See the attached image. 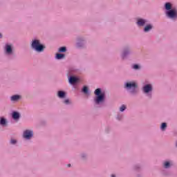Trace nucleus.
Masks as SVG:
<instances>
[{
  "instance_id": "nucleus-1",
  "label": "nucleus",
  "mask_w": 177,
  "mask_h": 177,
  "mask_svg": "<svg viewBox=\"0 0 177 177\" xmlns=\"http://www.w3.org/2000/svg\"><path fill=\"white\" fill-rule=\"evenodd\" d=\"M95 97H94V102L95 104H100L104 102V92H102L100 88H97L95 91Z\"/></svg>"
},
{
  "instance_id": "nucleus-2",
  "label": "nucleus",
  "mask_w": 177,
  "mask_h": 177,
  "mask_svg": "<svg viewBox=\"0 0 177 177\" xmlns=\"http://www.w3.org/2000/svg\"><path fill=\"white\" fill-rule=\"evenodd\" d=\"M32 48L36 52H42L45 48L44 45L41 44V42L38 39H34L32 41Z\"/></svg>"
},
{
  "instance_id": "nucleus-3",
  "label": "nucleus",
  "mask_w": 177,
  "mask_h": 177,
  "mask_svg": "<svg viewBox=\"0 0 177 177\" xmlns=\"http://www.w3.org/2000/svg\"><path fill=\"white\" fill-rule=\"evenodd\" d=\"M124 88L128 91H131V93H136V83L135 82H127L124 84Z\"/></svg>"
},
{
  "instance_id": "nucleus-4",
  "label": "nucleus",
  "mask_w": 177,
  "mask_h": 177,
  "mask_svg": "<svg viewBox=\"0 0 177 177\" xmlns=\"http://www.w3.org/2000/svg\"><path fill=\"white\" fill-rule=\"evenodd\" d=\"M167 17L169 19H177V10L172 8L171 10L165 12Z\"/></svg>"
},
{
  "instance_id": "nucleus-5",
  "label": "nucleus",
  "mask_w": 177,
  "mask_h": 177,
  "mask_svg": "<svg viewBox=\"0 0 177 177\" xmlns=\"http://www.w3.org/2000/svg\"><path fill=\"white\" fill-rule=\"evenodd\" d=\"M34 136V133L31 130H25L23 133V137L24 139H26L27 140H30L31 138Z\"/></svg>"
},
{
  "instance_id": "nucleus-6",
  "label": "nucleus",
  "mask_w": 177,
  "mask_h": 177,
  "mask_svg": "<svg viewBox=\"0 0 177 177\" xmlns=\"http://www.w3.org/2000/svg\"><path fill=\"white\" fill-rule=\"evenodd\" d=\"M142 91L144 93H150L153 91V86L151 84H146L143 86Z\"/></svg>"
},
{
  "instance_id": "nucleus-7",
  "label": "nucleus",
  "mask_w": 177,
  "mask_h": 177,
  "mask_svg": "<svg viewBox=\"0 0 177 177\" xmlns=\"http://www.w3.org/2000/svg\"><path fill=\"white\" fill-rule=\"evenodd\" d=\"M5 52L6 55H12L13 50L12 49V46L6 44L5 46Z\"/></svg>"
},
{
  "instance_id": "nucleus-8",
  "label": "nucleus",
  "mask_w": 177,
  "mask_h": 177,
  "mask_svg": "<svg viewBox=\"0 0 177 177\" xmlns=\"http://www.w3.org/2000/svg\"><path fill=\"white\" fill-rule=\"evenodd\" d=\"M146 23H147V20L146 19H143L140 18L137 19V24L139 27H143V26H145Z\"/></svg>"
},
{
  "instance_id": "nucleus-9",
  "label": "nucleus",
  "mask_w": 177,
  "mask_h": 177,
  "mask_svg": "<svg viewBox=\"0 0 177 177\" xmlns=\"http://www.w3.org/2000/svg\"><path fill=\"white\" fill-rule=\"evenodd\" d=\"M77 81H78V79L75 77L71 76L69 77L70 84H74L77 83Z\"/></svg>"
},
{
  "instance_id": "nucleus-10",
  "label": "nucleus",
  "mask_w": 177,
  "mask_h": 177,
  "mask_svg": "<svg viewBox=\"0 0 177 177\" xmlns=\"http://www.w3.org/2000/svg\"><path fill=\"white\" fill-rule=\"evenodd\" d=\"M12 117L13 120H19V118H20V113L19 112L14 111L12 112Z\"/></svg>"
},
{
  "instance_id": "nucleus-11",
  "label": "nucleus",
  "mask_w": 177,
  "mask_h": 177,
  "mask_svg": "<svg viewBox=\"0 0 177 177\" xmlns=\"http://www.w3.org/2000/svg\"><path fill=\"white\" fill-rule=\"evenodd\" d=\"M172 165H174V163L172 162V161H165L164 162L165 168H170L171 167H172Z\"/></svg>"
},
{
  "instance_id": "nucleus-12",
  "label": "nucleus",
  "mask_w": 177,
  "mask_h": 177,
  "mask_svg": "<svg viewBox=\"0 0 177 177\" xmlns=\"http://www.w3.org/2000/svg\"><path fill=\"white\" fill-rule=\"evenodd\" d=\"M57 95L60 99H64V97H66V93L64 91H58Z\"/></svg>"
},
{
  "instance_id": "nucleus-13",
  "label": "nucleus",
  "mask_w": 177,
  "mask_h": 177,
  "mask_svg": "<svg viewBox=\"0 0 177 177\" xmlns=\"http://www.w3.org/2000/svg\"><path fill=\"white\" fill-rule=\"evenodd\" d=\"M10 99H11L12 102H17V100H19L20 99V95H12L10 97Z\"/></svg>"
},
{
  "instance_id": "nucleus-14",
  "label": "nucleus",
  "mask_w": 177,
  "mask_h": 177,
  "mask_svg": "<svg viewBox=\"0 0 177 177\" xmlns=\"http://www.w3.org/2000/svg\"><path fill=\"white\" fill-rule=\"evenodd\" d=\"M128 55H129V50L126 49L123 51V53H122V59H125V57H127V56H128Z\"/></svg>"
},
{
  "instance_id": "nucleus-15",
  "label": "nucleus",
  "mask_w": 177,
  "mask_h": 177,
  "mask_svg": "<svg viewBox=\"0 0 177 177\" xmlns=\"http://www.w3.org/2000/svg\"><path fill=\"white\" fill-rule=\"evenodd\" d=\"M165 9H166V10H171L172 9V4H171V3H166L165 5Z\"/></svg>"
},
{
  "instance_id": "nucleus-16",
  "label": "nucleus",
  "mask_w": 177,
  "mask_h": 177,
  "mask_svg": "<svg viewBox=\"0 0 177 177\" xmlns=\"http://www.w3.org/2000/svg\"><path fill=\"white\" fill-rule=\"evenodd\" d=\"M0 125H2V127H5V125H6V119L3 118H1Z\"/></svg>"
},
{
  "instance_id": "nucleus-17",
  "label": "nucleus",
  "mask_w": 177,
  "mask_h": 177,
  "mask_svg": "<svg viewBox=\"0 0 177 177\" xmlns=\"http://www.w3.org/2000/svg\"><path fill=\"white\" fill-rule=\"evenodd\" d=\"M151 28H153L151 25H147L145 27L144 31H145V32H148V31H150V30H151Z\"/></svg>"
},
{
  "instance_id": "nucleus-18",
  "label": "nucleus",
  "mask_w": 177,
  "mask_h": 177,
  "mask_svg": "<svg viewBox=\"0 0 177 177\" xmlns=\"http://www.w3.org/2000/svg\"><path fill=\"white\" fill-rule=\"evenodd\" d=\"M64 57V54L57 53L56 55V59L60 60V59H63Z\"/></svg>"
},
{
  "instance_id": "nucleus-19",
  "label": "nucleus",
  "mask_w": 177,
  "mask_h": 177,
  "mask_svg": "<svg viewBox=\"0 0 177 177\" xmlns=\"http://www.w3.org/2000/svg\"><path fill=\"white\" fill-rule=\"evenodd\" d=\"M67 50V48L66 47H61L59 49V52L64 53Z\"/></svg>"
},
{
  "instance_id": "nucleus-20",
  "label": "nucleus",
  "mask_w": 177,
  "mask_h": 177,
  "mask_svg": "<svg viewBox=\"0 0 177 177\" xmlns=\"http://www.w3.org/2000/svg\"><path fill=\"white\" fill-rule=\"evenodd\" d=\"M160 128L162 131H165V129L167 128V123H162Z\"/></svg>"
},
{
  "instance_id": "nucleus-21",
  "label": "nucleus",
  "mask_w": 177,
  "mask_h": 177,
  "mask_svg": "<svg viewBox=\"0 0 177 177\" xmlns=\"http://www.w3.org/2000/svg\"><path fill=\"white\" fill-rule=\"evenodd\" d=\"M125 109H127V106H125V105H122L120 108V111H125Z\"/></svg>"
},
{
  "instance_id": "nucleus-22",
  "label": "nucleus",
  "mask_w": 177,
  "mask_h": 177,
  "mask_svg": "<svg viewBox=\"0 0 177 177\" xmlns=\"http://www.w3.org/2000/svg\"><path fill=\"white\" fill-rule=\"evenodd\" d=\"M82 92L86 95L88 93V87L84 86L82 89Z\"/></svg>"
},
{
  "instance_id": "nucleus-23",
  "label": "nucleus",
  "mask_w": 177,
  "mask_h": 177,
  "mask_svg": "<svg viewBox=\"0 0 177 177\" xmlns=\"http://www.w3.org/2000/svg\"><path fill=\"white\" fill-rule=\"evenodd\" d=\"M133 68L134 70H139L140 68V67L139 66V65L135 64V65L133 66Z\"/></svg>"
},
{
  "instance_id": "nucleus-24",
  "label": "nucleus",
  "mask_w": 177,
  "mask_h": 177,
  "mask_svg": "<svg viewBox=\"0 0 177 177\" xmlns=\"http://www.w3.org/2000/svg\"><path fill=\"white\" fill-rule=\"evenodd\" d=\"M10 143H11V145H16V143H17V141L15 139H12L10 140Z\"/></svg>"
},
{
  "instance_id": "nucleus-25",
  "label": "nucleus",
  "mask_w": 177,
  "mask_h": 177,
  "mask_svg": "<svg viewBox=\"0 0 177 177\" xmlns=\"http://www.w3.org/2000/svg\"><path fill=\"white\" fill-rule=\"evenodd\" d=\"M64 103H65V104H68L70 103V100H68V99H66L64 101Z\"/></svg>"
},
{
  "instance_id": "nucleus-26",
  "label": "nucleus",
  "mask_w": 177,
  "mask_h": 177,
  "mask_svg": "<svg viewBox=\"0 0 177 177\" xmlns=\"http://www.w3.org/2000/svg\"><path fill=\"white\" fill-rule=\"evenodd\" d=\"M121 118H122V115H118V120H121Z\"/></svg>"
},
{
  "instance_id": "nucleus-27",
  "label": "nucleus",
  "mask_w": 177,
  "mask_h": 177,
  "mask_svg": "<svg viewBox=\"0 0 177 177\" xmlns=\"http://www.w3.org/2000/svg\"><path fill=\"white\" fill-rule=\"evenodd\" d=\"M72 71H74V68H71L70 70H69V73H71V72Z\"/></svg>"
},
{
  "instance_id": "nucleus-28",
  "label": "nucleus",
  "mask_w": 177,
  "mask_h": 177,
  "mask_svg": "<svg viewBox=\"0 0 177 177\" xmlns=\"http://www.w3.org/2000/svg\"><path fill=\"white\" fill-rule=\"evenodd\" d=\"M77 46H82V45L80 44V42H77Z\"/></svg>"
},
{
  "instance_id": "nucleus-29",
  "label": "nucleus",
  "mask_w": 177,
  "mask_h": 177,
  "mask_svg": "<svg viewBox=\"0 0 177 177\" xmlns=\"http://www.w3.org/2000/svg\"><path fill=\"white\" fill-rule=\"evenodd\" d=\"M111 177H115V175L112 174V175H111Z\"/></svg>"
},
{
  "instance_id": "nucleus-30",
  "label": "nucleus",
  "mask_w": 177,
  "mask_h": 177,
  "mask_svg": "<svg viewBox=\"0 0 177 177\" xmlns=\"http://www.w3.org/2000/svg\"><path fill=\"white\" fill-rule=\"evenodd\" d=\"M0 38H2V34L0 33Z\"/></svg>"
},
{
  "instance_id": "nucleus-31",
  "label": "nucleus",
  "mask_w": 177,
  "mask_h": 177,
  "mask_svg": "<svg viewBox=\"0 0 177 177\" xmlns=\"http://www.w3.org/2000/svg\"><path fill=\"white\" fill-rule=\"evenodd\" d=\"M148 96H149L150 97H151V94H149Z\"/></svg>"
},
{
  "instance_id": "nucleus-32",
  "label": "nucleus",
  "mask_w": 177,
  "mask_h": 177,
  "mask_svg": "<svg viewBox=\"0 0 177 177\" xmlns=\"http://www.w3.org/2000/svg\"><path fill=\"white\" fill-rule=\"evenodd\" d=\"M68 167H71V164H68Z\"/></svg>"
}]
</instances>
